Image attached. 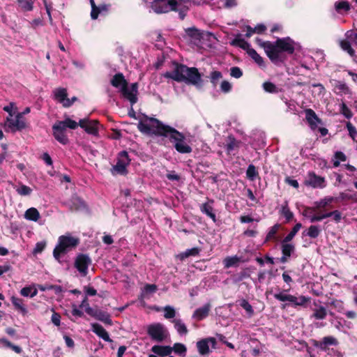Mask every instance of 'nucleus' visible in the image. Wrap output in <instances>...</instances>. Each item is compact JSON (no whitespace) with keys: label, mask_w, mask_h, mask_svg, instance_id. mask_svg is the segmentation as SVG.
<instances>
[{"label":"nucleus","mask_w":357,"mask_h":357,"mask_svg":"<svg viewBox=\"0 0 357 357\" xmlns=\"http://www.w3.org/2000/svg\"><path fill=\"white\" fill-rule=\"evenodd\" d=\"M335 7L337 11H340L342 10L347 11L350 8L349 3H348V1L344 0H341L335 2Z\"/></svg>","instance_id":"49530a36"},{"label":"nucleus","mask_w":357,"mask_h":357,"mask_svg":"<svg viewBox=\"0 0 357 357\" xmlns=\"http://www.w3.org/2000/svg\"><path fill=\"white\" fill-rule=\"evenodd\" d=\"M240 305L246 311L250 317L254 314V310L252 305L248 302V301L243 299L241 301Z\"/></svg>","instance_id":"603ef678"},{"label":"nucleus","mask_w":357,"mask_h":357,"mask_svg":"<svg viewBox=\"0 0 357 357\" xmlns=\"http://www.w3.org/2000/svg\"><path fill=\"white\" fill-rule=\"evenodd\" d=\"M216 340L214 337L202 339L197 342V348L200 355L206 356L211 352L210 348H215Z\"/></svg>","instance_id":"f8f14e48"},{"label":"nucleus","mask_w":357,"mask_h":357,"mask_svg":"<svg viewBox=\"0 0 357 357\" xmlns=\"http://www.w3.org/2000/svg\"><path fill=\"white\" fill-rule=\"evenodd\" d=\"M334 199H335L333 197H326L320 199L319 202H315L314 205L318 209L324 208L331 204Z\"/></svg>","instance_id":"4c0bfd02"},{"label":"nucleus","mask_w":357,"mask_h":357,"mask_svg":"<svg viewBox=\"0 0 357 357\" xmlns=\"http://www.w3.org/2000/svg\"><path fill=\"white\" fill-rule=\"evenodd\" d=\"M221 78L222 73L219 71H213L211 74V81L213 84H216Z\"/></svg>","instance_id":"680f3d73"},{"label":"nucleus","mask_w":357,"mask_h":357,"mask_svg":"<svg viewBox=\"0 0 357 357\" xmlns=\"http://www.w3.org/2000/svg\"><path fill=\"white\" fill-rule=\"evenodd\" d=\"M16 192L22 196H26L32 192V189L27 185H20L16 188Z\"/></svg>","instance_id":"c03bdc74"},{"label":"nucleus","mask_w":357,"mask_h":357,"mask_svg":"<svg viewBox=\"0 0 357 357\" xmlns=\"http://www.w3.org/2000/svg\"><path fill=\"white\" fill-rule=\"evenodd\" d=\"M274 298L280 301H288L294 304L295 306H303L310 301L309 298L304 296H295L288 294L287 291H282L275 294Z\"/></svg>","instance_id":"1a4fd4ad"},{"label":"nucleus","mask_w":357,"mask_h":357,"mask_svg":"<svg viewBox=\"0 0 357 357\" xmlns=\"http://www.w3.org/2000/svg\"><path fill=\"white\" fill-rule=\"evenodd\" d=\"M305 118L312 129L317 128L319 124L321 123V120L318 118L315 112L311 109H307L305 111Z\"/></svg>","instance_id":"4be33fe9"},{"label":"nucleus","mask_w":357,"mask_h":357,"mask_svg":"<svg viewBox=\"0 0 357 357\" xmlns=\"http://www.w3.org/2000/svg\"><path fill=\"white\" fill-rule=\"evenodd\" d=\"M347 128L349 131V136L354 139H356V137H357V130L356 128L350 123L348 122L347 123Z\"/></svg>","instance_id":"052dcab7"},{"label":"nucleus","mask_w":357,"mask_h":357,"mask_svg":"<svg viewBox=\"0 0 357 357\" xmlns=\"http://www.w3.org/2000/svg\"><path fill=\"white\" fill-rule=\"evenodd\" d=\"M90 264L91 259L89 257L84 255H80L77 256L75 260V266L80 273H82L83 275H86L87 273L89 265Z\"/></svg>","instance_id":"a211bd4d"},{"label":"nucleus","mask_w":357,"mask_h":357,"mask_svg":"<svg viewBox=\"0 0 357 357\" xmlns=\"http://www.w3.org/2000/svg\"><path fill=\"white\" fill-rule=\"evenodd\" d=\"M52 323L59 326L61 324V316L59 315V314L56 313V312H54L52 315Z\"/></svg>","instance_id":"774afa93"},{"label":"nucleus","mask_w":357,"mask_h":357,"mask_svg":"<svg viewBox=\"0 0 357 357\" xmlns=\"http://www.w3.org/2000/svg\"><path fill=\"white\" fill-rule=\"evenodd\" d=\"M130 160L128 153L122 151L119 154L116 164L112 167V173L118 174H125L127 173V167L130 164Z\"/></svg>","instance_id":"9b49d317"},{"label":"nucleus","mask_w":357,"mask_h":357,"mask_svg":"<svg viewBox=\"0 0 357 357\" xmlns=\"http://www.w3.org/2000/svg\"><path fill=\"white\" fill-rule=\"evenodd\" d=\"M186 33L190 37L199 40L201 38V33L199 30L195 28H189L186 30Z\"/></svg>","instance_id":"6e6d98bb"},{"label":"nucleus","mask_w":357,"mask_h":357,"mask_svg":"<svg viewBox=\"0 0 357 357\" xmlns=\"http://www.w3.org/2000/svg\"><path fill=\"white\" fill-rule=\"evenodd\" d=\"M326 310L323 306H319L314 310L313 317L316 319H324L326 317Z\"/></svg>","instance_id":"58836bf2"},{"label":"nucleus","mask_w":357,"mask_h":357,"mask_svg":"<svg viewBox=\"0 0 357 357\" xmlns=\"http://www.w3.org/2000/svg\"><path fill=\"white\" fill-rule=\"evenodd\" d=\"M335 89L340 92H342L344 94H349L351 93L349 88L347 85L342 82H337L335 85Z\"/></svg>","instance_id":"5fc2aeb1"},{"label":"nucleus","mask_w":357,"mask_h":357,"mask_svg":"<svg viewBox=\"0 0 357 357\" xmlns=\"http://www.w3.org/2000/svg\"><path fill=\"white\" fill-rule=\"evenodd\" d=\"M171 348L172 351L177 355L184 357L186 354L187 348L183 344L175 343Z\"/></svg>","instance_id":"f704fd0d"},{"label":"nucleus","mask_w":357,"mask_h":357,"mask_svg":"<svg viewBox=\"0 0 357 357\" xmlns=\"http://www.w3.org/2000/svg\"><path fill=\"white\" fill-rule=\"evenodd\" d=\"M289 242L290 241H285V239H283L282 242V255L287 257H290L295 250L294 245L291 243H289Z\"/></svg>","instance_id":"7c9ffc66"},{"label":"nucleus","mask_w":357,"mask_h":357,"mask_svg":"<svg viewBox=\"0 0 357 357\" xmlns=\"http://www.w3.org/2000/svg\"><path fill=\"white\" fill-rule=\"evenodd\" d=\"M231 76L235 78H239L242 76L243 73L241 70L238 67H233L231 68Z\"/></svg>","instance_id":"e2e57ef3"},{"label":"nucleus","mask_w":357,"mask_h":357,"mask_svg":"<svg viewBox=\"0 0 357 357\" xmlns=\"http://www.w3.org/2000/svg\"><path fill=\"white\" fill-rule=\"evenodd\" d=\"M338 340L333 336H326L321 341H313V345L322 351H326L330 346H336Z\"/></svg>","instance_id":"f3484780"},{"label":"nucleus","mask_w":357,"mask_h":357,"mask_svg":"<svg viewBox=\"0 0 357 357\" xmlns=\"http://www.w3.org/2000/svg\"><path fill=\"white\" fill-rule=\"evenodd\" d=\"M40 218V215L37 208L34 207L29 208L24 213V218L27 220L37 222Z\"/></svg>","instance_id":"bb28decb"},{"label":"nucleus","mask_w":357,"mask_h":357,"mask_svg":"<svg viewBox=\"0 0 357 357\" xmlns=\"http://www.w3.org/2000/svg\"><path fill=\"white\" fill-rule=\"evenodd\" d=\"M17 2L24 11H30L33 9V1L31 0H18Z\"/></svg>","instance_id":"ea45409f"},{"label":"nucleus","mask_w":357,"mask_h":357,"mask_svg":"<svg viewBox=\"0 0 357 357\" xmlns=\"http://www.w3.org/2000/svg\"><path fill=\"white\" fill-rule=\"evenodd\" d=\"M123 96L130 100L132 104L137 102V84H132L130 87L126 85L121 91Z\"/></svg>","instance_id":"aec40b11"},{"label":"nucleus","mask_w":357,"mask_h":357,"mask_svg":"<svg viewBox=\"0 0 357 357\" xmlns=\"http://www.w3.org/2000/svg\"><path fill=\"white\" fill-rule=\"evenodd\" d=\"M280 227V225L278 224H276L274 226H273L272 227H271V229H269V231L266 235V241H270V240L274 238L275 236V234L278 231Z\"/></svg>","instance_id":"09e8293b"},{"label":"nucleus","mask_w":357,"mask_h":357,"mask_svg":"<svg viewBox=\"0 0 357 357\" xmlns=\"http://www.w3.org/2000/svg\"><path fill=\"white\" fill-rule=\"evenodd\" d=\"M317 210L315 205L313 207H306L303 211V215L309 219L311 222L321 221L323 220V214L317 215Z\"/></svg>","instance_id":"412c9836"},{"label":"nucleus","mask_w":357,"mask_h":357,"mask_svg":"<svg viewBox=\"0 0 357 357\" xmlns=\"http://www.w3.org/2000/svg\"><path fill=\"white\" fill-rule=\"evenodd\" d=\"M357 193H354V195H349L347 192H341L340 195V197L342 199H353L354 201H357Z\"/></svg>","instance_id":"0e129e2a"},{"label":"nucleus","mask_w":357,"mask_h":357,"mask_svg":"<svg viewBox=\"0 0 357 357\" xmlns=\"http://www.w3.org/2000/svg\"><path fill=\"white\" fill-rule=\"evenodd\" d=\"M341 48L347 52L351 56H355V51L352 46L357 47V33L354 31H348L345 34V39L340 43Z\"/></svg>","instance_id":"9d476101"},{"label":"nucleus","mask_w":357,"mask_h":357,"mask_svg":"<svg viewBox=\"0 0 357 357\" xmlns=\"http://www.w3.org/2000/svg\"><path fill=\"white\" fill-rule=\"evenodd\" d=\"M78 126L91 135H96L98 132L99 124L97 121H91L88 119H80Z\"/></svg>","instance_id":"dca6fc26"},{"label":"nucleus","mask_w":357,"mask_h":357,"mask_svg":"<svg viewBox=\"0 0 357 357\" xmlns=\"http://www.w3.org/2000/svg\"><path fill=\"white\" fill-rule=\"evenodd\" d=\"M305 184L314 188H323L325 187V179L314 172H309L305 181Z\"/></svg>","instance_id":"2eb2a0df"},{"label":"nucleus","mask_w":357,"mask_h":357,"mask_svg":"<svg viewBox=\"0 0 357 357\" xmlns=\"http://www.w3.org/2000/svg\"><path fill=\"white\" fill-rule=\"evenodd\" d=\"M328 217H333V220L339 222L342 219V214L339 211H334L330 213H326L323 214V219H325Z\"/></svg>","instance_id":"a18cd8bd"},{"label":"nucleus","mask_w":357,"mask_h":357,"mask_svg":"<svg viewBox=\"0 0 357 357\" xmlns=\"http://www.w3.org/2000/svg\"><path fill=\"white\" fill-rule=\"evenodd\" d=\"M174 328L181 335H184L188 333V329L185 324L179 319H176L172 321Z\"/></svg>","instance_id":"c756f323"},{"label":"nucleus","mask_w":357,"mask_h":357,"mask_svg":"<svg viewBox=\"0 0 357 357\" xmlns=\"http://www.w3.org/2000/svg\"><path fill=\"white\" fill-rule=\"evenodd\" d=\"M78 126L77 123L70 118H66L63 121L56 122L52 127L54 138L62 144H67L68 139L66 135V128L75 129Z\"/></svg>","instance_id":"39448f33"},{"label":"nucleus","mask_w":357,"mask_h":357,"mask_svg":"<svg viewBox=\"0 0 357 357\" xmlns=\"http://www.w3.org/2000/svg\"><path fill=\"white\" fill-rule=\"evenodd\" d=\"M280 213L288 221L293 218V213L288 207L287 204L282 206Z\"/></svg>","instance_id":"3c124183"},{"label":"nucleus","mask_w":357,"mask_h":357,"mask_svg":"<svg viewBox=\"0 0 357 357\" xmlns=\"http://www.w3.org/2000/svg\"><path fill=\"white\" fill-rule=\"evenodd\" d=\"M147 334L151 340L162 342L169 337L167 328L161 323H153L146 327Z\"/></svg>","instance_id":"0eeeda50"},{"label":"nucleus","mask_w":357,"mask_h":357,"mask_svg":"<svg viewBox=\"0 0 357 357\" xmlns=\"http://www.w3.org/2000/svg\"><path fill=\"white\" fill-rule=\"evenodd\" d=\"M79 243V239L69 233L59 236L58 243L53 251L54 257L59 261L61 255L75 248Z\"/></svg>","instance_id":"20e7f679"},{"label":"nucleus","mask_w":357,"mask_h":357,"mask_svg":"<svg viewBox=\"0 0 357 357\" xmlns=\"http://www.w3.org/2000/svg\"><path fill=\"white\" fill-rule=\"evenodd\" d=\"M301 227L302 225L301 223L296 224L292 230L284 238L285 241H291Z\"/></svg>","instance_id":"37998d69"},{"label":"nucleus","mask_w":357,"mask_h":357,"mask_svg":"<svg viewBox=\"0 0 357 357\" xmlns=\"http://www.w3.org/2000/svg\"><path fill=\"white\" fill-rule=\"evenodd\" d=\"M213 203V200H208V202L201 205L200 210L203 213H205L208 217H210L215 222L216 221V217L215 213H213V208L212 206Z\"/></svg>","instance_id":"393cba45"},{"label":"nucleus","mask_w":357,"mask_h":357,"mask_svg":"<svg viewBox=\"0 0 357 357\" xmlns=\"http://www.w3.org/2000/svg\"><path fill=\"white\" fill-rule=\"evenodd\" d=\"M167 78L181 82L183 81L192 84H197L201 82V74L196 68H188L184 65L176 64L172 72L163 74Z\"/></svg>","instance_id":"f03ea898"},{"label":"nucleus","mask_w":357,"mask_h":357,"mask_svg":"<svg viewBox=\"0 0 357 357\" xmlns=\"http://www.w3.org/2000/svg\"><path fill=\"white\" fill-rule=\"evenodd\" d=\"M156 290L157 286L155 284H146L142 290V296L145 298L149 294L155 293Z\"/></svg>","instance_id":"a19ab883"},{"label":"nucleus","mask_w":357,"mask_h":357,"mask_svg":"<svg viewBox=\"0 0 357 357\" xmlns=\"http://www.w3.org/2000/svg\"><path fill=\"white\" fill-rule=\"evenodd\" d=\"M258 172L253 165H250L248 167L246 175L249 179L253 181L255 179L257 176Z\"/></svg>","instance_id":"8fccbe9b"},{"label":"nucleus","mask_w":357,"mask_h":357,"mask_svg":"<svg viewBox=\"0 0 357 357\" xmlns=\"http://www.w3.org/2000/svg\"><path fill=\"white\" fill-rule=\"evenodd\" d=\"M38 294L37 287L35 284H31L23 287L20 291V294L24 297H34Z\"/></svg>","instance_id":"cd10ccee"},{"label":"nucleus","mask_w":357,"mask_h":357,"mask_svg":"<svg viewBox=\"0 0 357 357\" xmlns=\"http://www.w3.org/2000/svg\"><path fill=\"white\" fill-rule=\"evenodd\" d=\"M220 88H221V90L225 92V93H227L229 92L231 89V84L227 82V81H223L222 83H221V85H220Z\"/></svg>","instance_id":"338daca9"},{"label":"nucleus","mask_w":357,"mask_h":357,"mask_svg":"<svg viewBox=\"0 0 357 357\" xmlns=\"http://www.w3.org/2000/svg\"><path fill=\"white\" fill-rule=\"evenodd\" d=\"M346 160L347 157L342 152L337 151L335 153V160L333 161L334 167H338L340 165V162H344Z\"/></svg>","instance_id":"de8ad7c7"},{"label":"nucleus","mask_w":357,"mask_h":357,"mask_svg":"<svg viewBox=\"0 0 357 357\" xmlns=\"http://www.w3.org/2000/svg\"><path fill=\"white\" fill-rule=\"evenodd\" d=\"M111 82L114 86L119 88L121 91L127 85V82L122 74L115 75Z\"/></svg>","instance_id":"c85d7f7f"},{"label":"nucleus","mask_w":357,"mask_h":357,"mask_svg":"<svg viewBox=\"0 0 357 357\" xmlns=\"http://www.w3.org/2000/svg\"><path fill=\"white\" fill-rule=\"evenodd\" d=\"M321 229L317 225H311L306 231L303 232L304 235H306L310 238H315L320 234Z\"/></svg>","instance_id":"2f4dec72"},{"label":"nucleus","mask_w":357,"mask_h":357,"mask_svg":"<svg viewBox=\"0 0 357 357\" xmlns=\"http://www.w3.org/2000/svg\"><path fill=\"white\" fill-rule=\"evenodd\" d=\"M264 89L268 93H277L278 89L275 84L271 82H266L263 84Z\"/></svg>","instance_id":"4d7b16f0"},{"label":"nucleus","mask_w":357,"mask_h":357,"mask_svg":"<svg viewBox=\"0 0 357 357\" xmlns=\"http://www.w3.org/2000/svg\"><path fill=\"white\" fill-rule=\"evenodd\" d=\"M91 328L93 332L95 333L98 337L106 342H112L108 333L101 325L98 324H92Z\"/></svg>","instance_id":"5701e85b"},{"label":"nucleus","mask_w":357,"mask_h":357,"mask_svg":"<svg viewBox=\"0 0 357 357\" xmlns=\"http://www.w3.org/2000/svg\"><path fill=\"white\" fill-rule=\"evenodd\" d=\"M248 55L257 63L260 67H264V61L263 58L257 54V52L252 48L248 50Z\"/></svg>","instance_id":"473e14b6"},{"label":"nucleus","mask_w":357,"mask_h":357,"mask_svg":"<svg viewBox=\"0 0 357 357\" xmlns=\"http://www.w3.org/2000/svg\"><path fill=\"white\" fill-rule=\"evenodd\" d=\"M231 45L240 47L241 48L246 50L247 53L248 52V50L251 49L250 44L244 39L241 38H236L234 40H233Z\"/></svg>","instance_id":"c9c22d12"},{"label":"nucleus","mask_w":357,"mask_h":357,"mask_svg":"<svg viewBox=\"0 0 357 357\" xmlns=\"http://www.w3.org/2000/svg\"><path fill=\"white\" fill-rule=\"evenodd\" d=\"M26 127V123L24 117L17 113L13 116H7L4 123L6 131L16 132L22 130Z\"/></svg>","instance_id":"6e6552de"},{"label":"nucleus","mask_w":357,"mask_h":357,"mask_svg":"<svg viewBox=\"0 0 357 357\" xmlns=\"http://www.w3.org/2000/svg\"><path fill=\"white\" fill-rule=\"evenodd\" d=\"M55 99L61 103L63 107H68L73 105L77 100L76 97H73L71 100L67 98V91L63 88H59L54 91Z\"/></svg>","instance_id":"4468645a"},{"label":"nucleus","mask_w":357,"mask_h":357,"mask_svg":"<svg viewBox=\"0 0 357 357\" xmlns=\"http://www.w3.org/2000/svg\"><path fill=\"white\" fill-rule=\"evenodd\" d=\"M262 45L267 56L272 61L275 62L280 59V53L282 51L280 50L279 47H278L277 41L275 43H263Z\"/></svg>","instance_id":"ddd939ff"},{"label":"nucleus","mask_w":357,"mask_h":357,"mask_svg":"<svg viewBox=\"0 0 357 357\" xmlns=\"http://www.w3.org/2000/svg\"><path fill=\"white\" fill-rule=\"evenodd\" d=\"M151 351L159 356H167L172 354V349L170 346L154 345Z\"/></svg>","instance_id":"a878e982"},{"label":"nucleus","mask_w":357,"mask_h":357,"mask_svg":"<svg viewBox=\"0 0 357 357\" xmlns=\"http://www.w3.org/2000/svg\"><path fill=\"white\" fill-rule=\"evenodd\" d=\"M11 302L15 307L20 310L22 313L26 314L27 312L26 308L25 307L22 299L13 296L11 298Z\"/></svg>","instance_id":"72a5a7b5"},{"label":"nucleus","mask_w":357,"mask_h":357,"mask_svg":"<svg viewBox=\"0 0 357 357\" xmlns=\"http://www.w3.org/2000/svg\"><path fill=\"white\" fill-rule=\"evenodd\" d=\"M164 317L166 319H172L176 316V311L172 306L167 305L164 307Z\"/></svg>","instance_id":"864d4df0"},{"label":"nucleus","mask_w":357,"mask_h":357,"mask_svg":"<svg viewBox=\"0 0 357 357\" xmlns=\"http://www.w3.org/2000/svg\"><path fill=\"white\" fill-rule=\"evenodd\" d=\"M90 3L91 5V8H92L91 13V16L92 19L96 20L98 18L100 8H98V6H96L94 0H90Z\"/></svg>","instance_id":"13d9d810"},{"label":"nucleus","mask_w":357,"mask_h":357,"mask_svg":"<svg viewBox=\"0 0 357 357\" xmlns=\"http://www.w3.org/2000/svg\"><path fill=\"white\" fill-rule=\"evenodd\" d=\"M146 5L156 13H167L171 10L179 11L181 19L185 17L188 9L186 0H144Z\"/></svg>","instance_id":"f257e3e1"},{"label":"nucleus","mask_w":357,"mask_h":357,"mask_svg":"<svg viewBox=\"0 0 357 357\" xmlns=\"http://www.w3.org/2000/svg\"><path fill=\"white\" fill-rule=\"evenodd\" d=\"M340 112L347 119H349L352 116L351 111L344 102H342L340 105Z\"/></svg>","instance_id":"bf43d9fd"},{"label":"nucleus","mask_w":357,"mask_h":357,"mask_svg":"<svg viewBox=\"0 0 357 357\" xmlns=\"http://www.w3.org/2000/svg\"><path fill=\"white\" fill-rule=\"evenodd\" d=\"M241 259L237 256L227 257L223 260L225 268H229L238 265Z\"/></svg>","instance_id":"e433bc0d"},{"label":"nucleus","mask_w":357,"mask_h":357,"mask_svg":"<svg viewBox=\"0 0 357 357\" xmlns=\"http://www.w3.org/2000/svg\"><path fill=\"white\" fill-rule=\"evenodd\" d=\"M174 141L175 149L181 153H190L192 152V148L185 141L184 135L173 128H170L168 131V136Z\"/></svg>","instance_id":"423d86ee"},{"label":"nucleus","mask_w":357,"mask_h":357,"mask_svg":"<svg viewBox=\"0 0 357 357\" xmlns=\"http://www.w3.org/2000/svg\"><path fill=\"white\" fill-rule=\"evenodd\" d=\"M210 310V304H206L204 306L197 309L194 312L192 317L198 321L202 320L208 316Z\"/></svg>","instance_id":"b1692460"},{"label":"nucleus","mask_w":357,"mask_h":357,"mask_svg":"<svg viewBox=\"0 0 357 357\" xmlns=\"http://www.w3.org/2000/svg\"><path fill=\"white\" fill-rule=\"evenodd\" d=\"M280 50L292 54L294 51V43L290 38H280L277 40Z\"/></svg>","instance_id":"6ab92c4d"},{"label":"nucleus","mask_w":357,"mask_h":357,"mask_svg":"<svg viewBox=\"0 0 357 357\" xmlns=\"http://www.w3.org/2000/svg\"><path fill=\"white\" fill-rule=\"evenodd\" d=\"M3 110L8 113V116H13L17 112V107L14 102H10L8 105L3 107Z\"/></svg>","instance_id":"79ce46f5"},{"label":"nucleus","mask_w":357,"mask_h":357,"mask_svg":"<svg viewBox=\"0 0 357 357\" xmlns=\"http://www.w3.org/2000/svg\"><path fill=\"white\" fill-rule=\"evenodd\" d=\"M46 243L45 242H38L36 243L33 250V253L37 254L41 252L45 248Z\"/></svg>","instance_id":"69168bd1"},{"label":"nucleus","mask_w":357,"mask_h":357,"mask_svg":"<svg viewBox=\"0 0 357 357\" xmlns=\"http://www.w3.org/2000/svg\"><path fill=\"white\" fill-rule=\"evenodd\" d=\"M139 130L147 135H156L167 137L170 126L162 124L158 119L144 116L139 121L137 126Z\"/></svg>","instance_id":"7ed1b4c3"}]
</instances>
